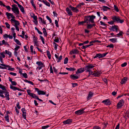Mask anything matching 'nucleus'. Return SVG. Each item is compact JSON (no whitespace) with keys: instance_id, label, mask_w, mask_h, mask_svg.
Instances as JSON below:
<instances>
[{"instance_id":"5701e85b","label":"nucleus","mask_w":129,"mask_h":129,"mask_svg":"<svg viewBox=\"0 0 129 129\" xmlns=\"http://www.w3.org/2000/svg\"><path fill=\"white\" fill-rule=\"evenodd\" d=\"M70 77L71 79L73 80L78 79L79 78V77L78 76H75L74 75H71Z\"/></svg>"},{"instance_id":"052dcab7","label":"nucleus","mask_w":129,"mask_h":129,"mask_svg":"<svg viewBox=\"0 0 129 129\" xmlns=\"http://www.w3.org/2000/svg\"><path fill=\"white\" fill-rule=\"evenodd\" d=\"M38 41H35L34 42V44L35 45H36L37 47H38L39 46V44L38 43Z\"/></svg>"},{"instance_id":"4be33fe9","label":"nucleus","mask_w":129,"mask_h":129,"mask_svg":"<svg viewBox=\"0 0 129 129\" xmlns=\"http://www.w3.org/2000/svg\"><path fill=\"white\" fill-rule=\"evenodd\" d=\"M89 17L88 16H85L84 17V21L87 23H88L89 22Z\"/></svg>"},{"instance_id":"1a4fd4ad","label":"nucleus","mask_w":129,"mask_h":129,"mask_svg":"<svg viewBox=\"0 0 129 129\" xmlns=\"http://www.w3.org/2000/svg\"><path fill=\"white\" fill-rule=\"evenodd\" d=\"M21 110L22 112V116L25 119H26V112L25 109L23 108L21 109Z\"/></svg>"},{"instance_id":"13d9d810","label":"nucleus","mask_w":129,"mask_h":129,"mask_svg":"<svg viewBox=\"0 0 129 129\" xmlns=\"http://www.w3.org/2000/svg\"><path fill=\"white\" fill-rule=\"evenodd\" d=\"M100 23H101V25H104L106 27H107V24L105 23H104L102 22V21H101L100 22Z\"/></svg>"},{"instance_id":"c85d7f7f","label":"nucleus","mask_w":129,"mask_h":129,"mask_svg":"<svg viewBox=\"0 0 129 129\" xmlns=\"http://www.w3.org/2000/svg\"><path fill=\"white\" fill-rule=\"evenodd\" d=\"M43 33L44 34V36L46 37H47L48 34L46 31V30L45 28H43Z\"/></svg>"},{"instance_id":"79ce46f5","label":"nucleus","mask_w":129,"mask_h":129,"mask_svg":"<svg viewBox=\"0 0 129 129\" xmlns=\"http://www.w3.org/2000/svg\"><path fill=\"white\" fill-rule=\"evenodd\" d=\"M24 81L26 82H27L29 83L30 84L32 85H33L34 84L33 83L32 81L28 80L26 79Z\"/></svg>"},{"instance_id":"b1692460","label":"nucleus","mask_w":129,"mask_h":129,"mask_svg":"<svg viewBox=\"0 0 129 129\" xmlns=\"http://www.w3.org/2000/svg\"><path fill=\"white\" fill-rule=\"evenodd\" d=\"M21 11V12L23 13H25V11L24 10V8H23V7L21 5H19V6H18Z\"/></svg>"},{"instance_id":"423d86ee","label":"nucleus","mask_w":129,"mask_h":129,"mask_svg":"<svg viewBox=\"0 0 129 129\" xmlns=\"http://www.w3.org/2000/svg\"><path fill=\"white\" fill-rule=\"evenodd\" d=\"M69 8L74 12L77 13L79 11V9L77 8L76 7H74L70 5L69 6Z\"/></svg>"},{"instance_id":"c03bdc74","label":"nucleus","mask_w":129,"mask_h":129,"mask_svg":"<svg viewBox=\"0 0 129 129\" xmlns=\"http://www.w3.org/2000/svg\"><path fill=\"white\" fill-rule=\"evenodd\" d=\"M85 23H86V22L84 21L81 22H78V24L79 25H84V24Z\"/></svg>"},{"instance_id":"864d4df0","label":"nucleus","mask_w":129,"mask_h":129,"mask_svg":"<svg viewBox=\"0 0 129 129\" xmlns=\"http://www.w3.org/2000/svg\"><path fill=\"white\" fill-rule=\"evenodd\" d=\"M22 75L24 78H28L27 75L26 73H22Z\"/></svg>"},{"instance_id":"c756f323","label":"nucleus","mask_w":129,"mask_h":129,"mask_svg":"<svg viewBox=\"0 0 129 129\" xmlns=\"http://www.w3.org/2000/svg\"><path fill=\"white\" fill-rule=\"evenodd\" d=\"M5 53L9 55V57H11L12 56V53L9 51L7 50H5Z\"/></svg>"},{"instance_id":"49530a36","label":"nucleus","mask_w":129,"mask_h":129,"mask_svg":"<svg viewBox=\"0 0 129 129\" xmlns=\"http://www.w3.org/2000/svg\"><path fill=\"white\" fill-rule=\"evenodd\" d=\"M94 75L95 76H99L100 75V73L98 72L94 73Z\"/></svg>"},{"instance_id":"37998d69","label":"nucleus","mask_w":129,"mask_h":129,"mask_svg":"<svg viewBox=\"0 0 129 129\" xmlns=\"http://www.w3.org/2000/svg\"><path fill=\"white\" fill-rule=\"evenodd\" d=\"M6 14L7 16V17L8 18V19H10V13H9L8 12H7L6 13Z\"/></svg>"},{"instance_id":"dca6fc26","label":"nucleus","mask_w":129,"mask_h":129,"mask_svg":"<svg viewBox=\"0 0 129 129\" xmlns=\"http://www.w3.org/2000/svg\"><path fill=\"white\" fill-rule=\"evenodd\" d=\"M72 121V120L68 119L63 121V123L65 124L71 123Z\"/></svg>"},{"instance_id":"5fc2aeb1","label":"nucleus","mask_w":129,"mask_h":129,"mask_svg":"<svg viewBox=\"0 0 129 129\" xmlns=\"http://www.w3.org/2000/svg\"><path fill=\"white\" fill-rule=\"evenodd\" d=\"M46 18L50 22V23H52V20L48 16H46Z\"/></svg>"},{"instance_id":"7ed1b4c3","label":"nucleus","mask_w":129,"mask_h":129,"mask_svg":"<svg viewBox=\"0 0 129 129\" xmlns=\"http://www.w3.org/2000/svg\"><path fill=\"white\" fill-rule=\"evenodd\" d=\"M27 91L28 94V95L32 97L33 98L38 100L39 98L34 93H30L31 90H27Z\"/></svg>"},{"instance_id":"f8f14e48","label":"nucleus","mask_w":129,"mask_h":129,"mask_svg":"<svg viewBox=\"0 0 129 129\" xmlns=\"http://www.w3.org/2000/svg\"><path fill=\"white\" fill-rule=\"evenodd\" d=\"M85 71L84 68H81L78 69L77 71L76 72V74H77L78 73H81Z\"/></svg>"},{"instance_id":"ddd939ff","label":"nucleus","mask_w":129,"mask_h":129,"mask_svg":"<svg viewBox=\"0 0 129 129\" xmlns=\"http://www.w3.org/2000/svg\"><path fill=\"white\" fill-rule=\"evenodd\" d=\"M79 53V51L78 50L76 49H73L72 51H71L70 52V54H77Z\"/></svg>"},{"instance_id":"9b49d317","label":"nucleus","mask_w":129,"mask_h":129,"mask_svg":"<svg viewBox=\"0 0 129 129\" xmlns=\"http://www.w3.org/2000/svg\"><path fill=\"white\" fill-rule=\"evenodd\" d=\"M84 109H85L82 110L80 109L77 111L75 112V113L77 115H80L84 112Z\"/></svg>"},{"instance_id":"393cba45","label":"nucleus","mask_w":129,"mask_h":129,"mask_svg":"<svg viewBox=\"0 0 129 129\" xmlns=\"http://www.w3.org/2000/svg\"><path fill=\"white\" fill-rule=\"evenodd\" d=\"M10 88L14 90H19V88H18L15 86H13L11 85H10Z\"/></svg>"},{"instance_id":"bb28decb","label":"nucleus","mask_w":129,"mask_h":129,"mask_svg":"<svg viewBox=\"0 0 129 129\" xmlns=\"http://www.w3.org/2000/svg\"><path fill=\"white\" fill-rule=\"evenodd\" d=\"M101 54L98 53L96 54L95 56L93 57V58L95 59L97 57H98L99 58H102Z\"/></svg>"},{"instance_id":"a211bd4d","label":"nucleus","mask_w":129,"mask_h":129,"mask_svg":"<svg viewBox=\"0 0 129 129\" xmlns=\"http://www.w3.org/2000/svg\"><path fill=\"white\" fill-rule=\"evenodd\" d=\"M55 56L57 59V62H59L60 61V60L62 59V56L61 55L59 57H58L57 55L55 54Z\"/></svg>"},{"instance_id":"0e129e2a","label":"nucleus","mask_w":129,"mask_h":129,"mask_svg":"<svg viewBox=\"0 0 129 129\" xmlns=\"http://www.w3.org/2000/svg\"><path fill=\"white\" fill-rule=\"evenodd\" d=\"M54 44V49L55 50H56L57 49V47L58 46V45L55 42L53 43Z\"/></svg>"},{"instance_id":"09e8293b","label":"nucleus","mask_w":129,"mask_h":129,"mask_svg":"<svg viewBox=\"0 0 129 129\" xmlns=\"http://www.w3.org/2000/svg\"><path fill=\"white\" fill-rule=\"evenodd\" d=\"M114 9L117 12L119 11V9L118 7L115 5L114 6Z\"/></svg>"},{"instance_id":"6e6d98bb","label":"nucleus","mask_w":129,"mask_h":129,"mask_svg":"<svg viewBox=\"0 0 129 129\" xmlns=\"http://www.w3.org/2000/svg\"><path fill=\"white\" fill-rule=\"evenodd\" d=\"M114 47L113 45L112 44H110L107 46V47H110V48H113Z\"/></svg>"},{"instance_id":"f03ea898","label":"nucleus","mask_w":129,"mask_h":129,"mask_svg":"<svg viewBox=\"0 0 129 129\" xmlns=\"http://www.w3.org/2000/svg\"><path fill=\"white\" fill-rule=\"evenodd\" d=\"M17 5L14 4L12 6V8H11L12 10L16 14H19V11L18 7H16Z\"/></svg>"},{"instance_id":"aec40b11","label":"nucleus","mask_w":129,"mask_h":129,"mask_svg":"<svg viewBox=\"0 0 129 129\" xmlns=\"http://www.w3.org/2000/svg\"><path fill=\"white\" fill-rule=\"evenodd\" d=\"M93 94V93L91 91H90L89 92V94H88V95L87 97V100H90L91 98L92 97Z\"/></svg>"},{"instance_id":"412c9836","label":"nucleus","mask_w":129,"mask_h":129,"mask_svg":"<svg viewBox=\"0 0 129 129\" xmlns=\"http://www.w3.org/2000/svg\"><path fill=\"white\" fill-rule=\"evenodd\" d=\"M9 81L11 82L12 85L15 86L17 85V83L15 81H13L12 79L10 77H9Z\"/></svg>"},{"instance_id":"a19ab883","label":"nucleus","mask_w":129,"mask_h":129,"mask_svg":"<svg viewBox=\"0 0 129 129\" xmlns=\"http://www.w3.org/2000/svg\"><path fill=\"white\" fill-rule=\"evenodd\" d=\"M84 4L83 3H79L78 5L76 6L77 8H79L81 6L83 5Z\"/></svg>"},{"instance_id":"9d476101","label":"nucleus","mask_w":129,"mask_h":129,"mask_svg":"<svg viewBox=\"0 0 129 129\" xmlns=\"http://www.w3.org/2000/svg\"><path fill=\"white\" fill-rule=\"evenodd\" d=\"M102 102L104 103V104L106 105H110L111 103L109 99L104 100Z\"/></svg>"},{"instance_id":"4c0bfd02","label":"nucleus","mask_w":129,"mask_h":129,"mask_svg":"<svg viewBox=\"0 0 129 129\" xmlns=\"http://www.w3.org/2000/svg\"><path fill=\"white\" fill-rule=\"evenodd\" d=\"M5 120L7 122H9V115L8 114H6L5 117Z\"/></svg>"},{"instance_id":"c9c22d12","label":"nucleus","mask_w":129,"mask_h":129,"mask_svg":"<svg viewBox=\"0 0 129 129\" xmlns=\"http://www.w3.org/2000/svg\"><path fill=\"white\" fill-rule=\"evenodd\" d=\"M46 53L47 54V55L48 56V57L49 59H50L51 58V55L50 54V52L48 51L47 50L46 51Z\"/></svg>"},{"instance_id":"a18cd8bd","label":"nucleus","mask_w":129,"mask_h":129,"mask_svg":"<svg viewBox=\"0 0 129 129\" xmlns=\"http://www.w3.org/2000/svg\"><path fill=\"white\" fill-rule=\"evenodd\" d=\"M123 34V33L122 31H120L119 33L118 34H117V35L119 36H122Z\"/></svg>"},{"instance_id":"39448f33","label":"nucleus","mask_w":129,"mask_h":129,"mask_svg":"<svg viewBox=\"0 0 129 129\" xmlns=\"http://www.w3.org/2000/svg\"><path fill=\"white\" fill-rule=\"evenodd\" d=\"M35 90L37 91L39 95H44L46 93V92H44L43 90H39V89L37 88H35Z\"/></svg>"},{"instance_id":"69168bd1","label":"nucleus","mask_w":129,"mask_h":129,"mask_svg":"<svg viewBox=\"0 0 129 129\" xmlns=\"http://www.w3.org/2000/svg\"><path fill=\"white\" fill-rule=\"evenodd\" d=\"M127 64V63L126 62H124L123 63L121 64V66L122 67H124Z\"/></svg>"},{"instance_id":"ea45409f","label":"nucleus","mask_w":129,"mask_h":129,"mask_svg":"<svg viewBox=\"0 0 129 129\" xmlns=\"http://www.w3.org/2000/svg\"><path fill=\"white\" fill-rule=\"evenodd\" d=\"M33 16H31V17L33 18L35 20V21H37V17L35 15V14H33Z\"/></svg>"},{"instance_id":"3c124183","label":"nucleus","mask_w":129,"mask_h":129,"mask_svg":"<svg viewBox=\"0 0 129 129\" xmlns=\"http://www.w3.org/2000/svg\"><path fill=\"white\" fill-rule=\"evenodd\" d=\"M68 58L67 57H66L64 60V63L65 64L67 63L68 62Z\"/></svg>"},{"instance_id":"58836bf2","label":"nucleus","mask_w":129,"mask_h":129,"mask_svg":"<svg viewBox=\"0 0 129 129\" xmlns=\"http://www.w3.org/2000/svg\"><path fill=\"white\" fill-rule=\"evenodd\" d=\"M0 88L2 89L3 90L6 91L7 90H6V88L4 86H3L1 84H0Z\"/></svg>"},{"instance_id":"680f3d73","label":"nucleus","mask_w":129,"mask_h":129,"mask_svg":"<svg viewBox=\"0 0 129 129\" xmlns=\"http://www.w3.org/2000/svg\"><path fill=\"white\" fill-rule=\"evenodd\" d=\"M50 126L48 125H47L46 126H42V129H45L46 128H48Z\"/></svg>"},{"instance_id":"de8ad7c7","label":"nucleus","mask_w":129,"mask_h":129,"mask_svg":"<svg viewBox=\"0 0 129 129\" xmlns=\"http://www.w3.org/2000/svg\"><path fill=\"white\" fill-rule=\"evenodd\" d=\"M14 41H15V42L17 44H18V45H21V43H20V42L19 41V40H17V39H16Z\"/></svg>"},{"instance_id":"f3484780","label":"nucleus","mask_w":129,"mask_h":129,"mask_svg":"<svg viewBox=\"0 0 129 129\" xmlns=\"http://www.w3.org/2000/svg\"><path fill=\"white\" fill-rule=\"evenodd\" d=\"M66 11L69 15L72 16L73 14L71 10H70L69 8H66Z\"/></svg>"},{"instance_id":"7c9ffc66","label":"nucleus","mask_w":129,"mask_h":129,"mask_svg":"<svg viewBox=\"0 0 129 129\" xmlns=\"http://www.w3.org/2000/svg\"><path fill=\"white\" fill-rule=\"evenodd\" d=\"M103 10L104 11H107L108 9L110 10L111 9L108 7L105 6H104L103 7Z\"/></svg>"},{"instance_id":"72a5a7b5","label":"nucleus","mask_w":129,"mask_h":129,"mask_svg":"<svg viewBox=\"0 0 129 129\" xmlns=\"http://www.w3.org/2000/svg\"><path fill=\"white\" fill-rule=\"evenodd\" d=\"M109 41L113 43H115L117 42V39L116 38H114L110 39Z\"/></svg>"},{"instance_id":"338daca9","label":"nucleus","mask_w":129,"mask_h":129,"mask_svg":"<svg viewBox=\"0 0 129 129\" xmlns=\"http://www.w3.org/2000/svg\"><path fill=\"white\" fill-rule=\"evenodd\" d=\"M108 53H104L103 54H101V56H102V58H103V57H105L106 55L108 54Z\"/></svg>"},{"instance_id":"e433bc0d","label":"nucleus","mask_w":129,"mask_h":129,"mask_svg":"<svg viewBox=\"0 0 129 129\" xmlns=\"http://www.w3.org/2000/svg\"><path fill=\"white\" fill-rule=\"evenodd\" d=\"M87 25L86 28L87 29H91L92 28V25L91 24H87Z\"/></svg>"},{"instance_id":"4d7b16f0","label":"nucleus","mask_w":129,"mask_h":129,"mask_svg":"<svg viewBox=\"0 0 129 129\" xmlns=\"http://www.w3.org/2000/svg\"><path fill=\"white\" fill-rule=\"evenodd\" d=\"M5 24L6 25V27L7 28H10V25L9 24H8V23L7 22H6L5 23Z\"/></svg>"},{"instance_id":"2f4dec72","label":"nucleus","mask_w":129,"mask_h":129,"mask_svg":"<svg viewBox=\"0 0 129 129\" xmlns=\"http://www.w3.org/2000/svg\"><path fill=\"white\" fill-rule=\"evenodd\" d=\"M93 44H90L89 45H85V46H83L82 47H81V48L82 49H85L87 47L90 46L91 45H93Z\"/></svg>"},{"instance_id":"2eb2a0df","label":"nucleus","mask_w":129,"mask_h":129,"mask_svg":"<svg viewBox=\"0 0 129 129\" xmlns=\"http://www.w3.org/2000/svg\"><path fill=\"white\" fill-rule=\"evenodd\" d=\"M11 22H12V21H13L15 23V25H14L15 26H18V25H20V23L19 22L15 19H11Z\"/></svg>"},{"instance_id":"a878e982","label":"nucleus","mask_w":129,"mask_h":129,"mask_svg":"<svg viewBox=\"0 0 129 129\" xmlns=\"http://www.w3.org/2000/svg\"><path fill=\"white\" fill-rule=\"evenodd\" d=\"M42 2L46 6L48 7L50 6V4L46 0H42Z\"/></svg>"},{"instance_id":"6e6552de","label":"nucleus","mask_w":129,"mask_h":129,"mask_svg":"<svg viewBox=\"0 0 129 129\" xmlns=\"http://www.w3.org/2000/svg\"><path fill=\"white\" fill-rule=\"evenodd\" d=\"M118 26L117 25H114V26H112L110 30L113 31H115L116 32H117L118 30Z\"/></svg>"},{"instance_id":"774afa93","label":"nucleus","mask_w":129,"mask_h":129,"mask_svg":"<svg viewBox=\"0 0 129 129\" xmlns=\"http://www.w3.org/2000/svg\"><path fill=\"white\" fill-rule=\"evenodd\" d=\"M53 69L54 71V72L56 73V74H57V70L56 69L55 67H53Z\"/></svg>"},{"instance_id":"e2e57ef3","label":"nucleus","mask_w":129,"mask_h":129,"mask_svg":"<svg viewBox=\"0 0 129 129\" xmlns=\"http://www.w3.org/2000/svg\"><path fill=\"white\" fill-rule=\"evenodd\" d=\"M101 128L99 126H94L93 128V129H101Z\"/></svg>"},{"instance_id":"bf43d9fd","label":"nucleus","mask_w":129,"mask_h":129,"mask_svg":"<svg viewBox=\"0 0 129 129\" xmlns=\"http://www.w3.org/2000/svg\"><path fill=\"white\" fill-rule=\"evenodd\" d=\"M0 65L1 66H3L4 67H7L10 68L11 67L9 65H6L3 64H0Z\"/></svg>"},{"instance_id":"cd10ccee","label":"nucleus","mask_w":129,"mask_h":129,"mask_svg":"<svg viewBox=\"0 0 129 129\" xmlns=\"http://www.w3.org/2000/svg\"><path fill=\"white\" fill-rule=\"evenodd\" d=\"M87 66V68L89 69H92L93 68L94 66H93V64H88L87 66Z\"/></svg>"},{"instance_id":"473e14b6","label":"nucleus","mask_w":129,"mask_h":129,"mask_svg":"<svg viewBox=\"0 0 129 129\" xmlns=\"http://www.w3.org/2000/svg\"><path fill=\"white\" fill-rule=\"evenodd\" d=\"M36 63L39 66H44V63L41 61H37Z\"/></svg>"},{"instance_id":"6ab92c4d","label":"nucleus","mask_w":129,"mask_h":129,"mask_svg":"<svg viewBox=\"0 0 129 129\" xmlns=\"http://www.w3.org/2000/svg\"><path fill=\"white\" fill-rule=\"evenodd\" d=\"M127 78L126 77H124L123 78L120 82V83L121 84H125V82L127 81Z\"/></svg>"},{"instance_id":"f704fd0d","label":"nucleus","mask_w":129,"mask_h":129,"mask_svg":"<svg viewBox=\"0 0 129 129\" xmlns=\"http://www.w3.org/2000/svg\"><path fill=\"white\" fill-rule=\"evenodd\" d=\"M66 69L68 71H73L76 70V69L74 68H66Z\"/></svg>"},{"instance_id":"20e7f679","label":"nucleus","mask_w":129,"mask_h":129,"mask_svg":"<svg viewBox=\"0 0 129 129\" xmlns=\"http://www.w3.org/2000/svg\"><path fill=\"white\" fill-rule=\"evenodd\" d=\"M124 104V101L123 99L120 100L119 102L117 104L116 107L118 109L119 108H121L123 106Z\"/></svg>"},{"instance_id":"0eeeda50","label":"nucleus","mask_w":129,"mask_h":129,"mask_svg":"<svg viewBox=\"0 0 129 129\" xmlns=\"http://www.w3.org/2000/svg\"><path fill=\"white\" fill-rule=\"evenodd\" d=\"M89 22L91 23H94V19L95 18V16L93 15L89 16Z\"/></svg>"},{"instance_id":"603ef678","label":"nucleus","mask_w":129,"mask_h":129,"mask_svg":"<svg viewBox=\"0 0 129 129\" xmlns=\"http://www.w3.org/2000/svg\"><path fill=\"white\" fill-rule=\"evenodd\" d=\"M38 38L37 37H36L35 36H34L33 37V42L37 41H38Z\"/></svg>"},{"instance_id":"8fccbe9b","label":"nucleus","mask_w":129,"mask_h":129,"mask_svg":"<svg viewBox=\"0 0 129 129\" xmlns=\"http://www.w3.org/2000/svg\"><path fill=\"white\" fill-rule=\"evenodd\" d=\"M40 37L41 38V39L43 43V44H44L45 43V41H44V38L41 36H40Z\"/></svg>"},{"instance_id":"f257e3e1","label":"nucleus","mask_w":129,"mask_h":129,"mask_svg":"<svg viewBox=\"0 0 129 129\" xmlns=\"http://www.w3.org/2000/svg\"><path fill=\"white\" fill-rule=\"evenodd\" d=\"M121 18L119 16L116 15L113 16L112 17V19L113 20H114L115 22L122 23L124 22V20L121 19Z\"/></svg>"},{"instance_id":"4468645a","label":"nucleus","mask_w":129,"mask_h":129,"mask_svg":"<svg viewBox=\"0 0 129 129\" xmlns=\"http://www.w3.org/2000/svg\"><path fill=\"white\" fill-rule=\"evenodd\" d=\"M5 97H6V100H7L9 101L10 100V97H9V92L7 90H6L5 91Z\"/></svg>"}]
</instances>
